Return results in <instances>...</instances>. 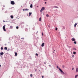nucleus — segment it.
Listing matches in <instances>:
<instances>
[{
	"label": "nucleus",
	"mask_w": 78,
	"mask_h": 78,
	"mask_svg": "<svg viewBox=\"0 0 78 78\" xmlns=\"http://www.w3.org/2000/svg\"><path fill=\"white\" fill-rule=\"evenodd\" d=\"M58 69H59V70L60 71V72H61V73H62L64 74V72H63V71H62V70L61 69L59 68Z\"/></svg>",
	"instance_id": "1"
},
{
	"label": "nucleus",
	"mask_w": 78,
	"mask_h": 78,
	"mask_svg": "<svg viewBox=\"0 0 78 78\" xmlns=\"http://www.w3.org/2000/svg\"><path fill=\"white\" fill-rule=\"evenodd\" d=\"M6 25H4L3 27V29L4 31H6V29H5V26Z\"/></svg>",
	"instance_id": "2"
},
{
	"label": "nucleus",
	"mask_w": 78,
	"mask_h": 78,
	"mask_svg": "<svg viewBox=\"0 0 78 78\" xmlns=\"http://www.w3.org/2000/svg\"><path fill=\"white\" fill-rule=\"evenodd\" d=\"M44 9H45V7H43L40 10V12H42V11H43Z\"/></svg>",
	"instance_id": "3"
},
{
	"label": "nucleus",
	"mask_w": 78,
	"mask_h": 78,
	"mask_svg": "<svg viewBox=\"0 0 78 78\" xmlns=\"http://www.w3.org/2000/svg\"><path fill=\"white\" fill-rule=\"evenodd\" d=\"M11 5H14L15 4V3H14V2L13 1H12L11 2Z\"/></svg>",
	"instance_id": "4"
},
{
	"label": "nucleus",
	"mask_w": 78,
	"mask_h": 78,
	"mask_svg": "<svg viewBox=\"0 0 78 78\" xmlns=\"http://www.w3.org/2000/svg\"><path fill=\"white\" fill-rule=\"evenodd\" d=\"M3 54H4V53H3V52H1L0 53V55H3Z\"/></svg>",
	"instance_id": "5"
},
{
	"label": "nucleus",
	"mask_w": 78,
	"mask_h": 78,
	"mask_svg": "<svg viewBox=\"0 0 78 78\" xmlns=\"http://www.w3.org/2000/svg\"><path fill=\"white\" fill-rule=\"evenodd\" d=\"M44 44H45L44 43H43L41 44V47H44Z\"/></svg>",
	"instance_id": "6"
},
{
	"label": "nucleus",
	"mask_w": 78,
	"mask_h": 78,
	"mask_svg": "<svg viewBox=\"0 0 78 78\" xmlns=\"http://www.w3.org/2000/svg\"><path fill=\"white\" fill-rule=\"evenodd\" d=\"M76 72H78V68H76Z\"/></svg>",
	"instance_id": "7"
},
{
	"label": "nucleus",
	"mask_w": 78,
	"mask_h": 78,
	"mask_svg": "<svg viewBox=\"0 0 78 78\" xmlns=\"http://www.w3.org/2000/svg\"><path fill=\"white\" fill-rule=\"evenodd\" d=\"M72 41H75V39L73 38L72 39Z\"/></svg>",
	"instance_id": "8"
},
{
	"label": "nucleus",
	"mask_w": 78,
	"mask_h": 78,
	"mask_svg": "<svg viewBox=\"0 0 78 78\" xmlns=\"http://www.w3.org/2000/svg\"><path fill=\"white\" fill-rule=\"evenodd\" d=\"M78 24V23H75L74 24V27H76V25Z\"/></svg>",
	"instance_id": "9"
},
{
	"label": "nucleus",
	"mask_w": 78,
	"mask_h": 78,
	"mask_svg": "<svg viewBox=\"0 0 78 78\" xmlns=\"http://www.w3.org/2000/svg\"><path fill=\"white\" fill-rule=\"evenodd\" d=\"M15 55L16 56L17 55V52L15 53Z\"/></svg>",
	"instance_id": "10"
},
{
	"label": "nucleus",
	"mask_w": 78,
	"mask_h": 78,
	"mask_svg": "<svg viewBox=\"0 0 78 78\" xmlns=\"http://www.w3.org/2000/svg\"><path fill=\"white\" fill-rule=\"evenodd\" d=\"M10 28L11 29H12V28H13V27L12 26H10Z\"/></svg>",
	"instance_id": "11"
},
{
	"label": "nucleus",
	"mask_w": 78,
	"mask_h": 78,
	"mask_svg": "<svg viewBox=\"0 0 78 78\" xmlns=\"http://www.w3.org/2000/svg\"><path fill=\"white\" fill-rule=\"evenodd\" d=\"M29 14V16H31V14H32V13L30 12Z\"/></svg>",
	"instance_id": "12"
},
{
	"label": "nucleus",
	"mask_w": 78,
	"mask_h": 78,
	"mask_svg": "<svg viewBox=\"0 0 78 78\" xmlns=\"http://www.w3.org/2000/svg\"><path fill=\"white\" fill-rule=\"evenodd\" d=\"M30 8H33V5H32V4H31L30 6Z\"/></svg>",
	"instance_id": "13"
},
{
	"label": "nucleus",
	"mask_w": 78,
	"mask_h": 78,
	"mask_svg": "<svg viewBox=\"0 0 78 78\" xmlns=\"http://www.w3.org/2000/svg\"><path fill=\"white\" fill-rule=\"evenodd\" d=\"M54 8H58V7L57 6H54Z\"/></svg>",
	"instance_id": "14"
},
{
	"label": "nucleus",
	"mask_w": 78,
	"mask_h": 78,
	"mask_svg": "<svg viewBox=\"0 0 78 78\" xmlns=\"http://www.w3.org/2000/svg\"><path fill=\"white\" fill-rule=\"evenodd\" d=\"M78 75H76L75 76V78H76L77 77H78Z\"/></svg>",
	"instance_id": "15"
},
{
	"label": "nucleus",
	"mask_w": 78,
	"mask_h": 78,
	"mask_svg": "<svg viewBox=\"0 0 78 78\" xmlns=\"http://www.w3.org/2000/svg\"><path fill=\"white\" fill-rule=\"evenodd\" d=\"M39 21H40V22H41V18H39Z\"/></svg>",
	"instance_id": "16"
},
{
	"label": "nucleus",
	"mask_w": 78,
	"mask_h": 78,
	"mask_svg": "<svg viewBox=\"0 0 78 78\" xmlns=\"http://www.w3.org/2000/svg\"><path fill=\"white\" fill-rule=\"evenodd\" d=\"M10 17H11V19H12L13 18V16H12V15Z\"/></svg>",
	"instance_id": "17"
},
{
	"label": "nucleus",
	"mask_w": 78,
	"mask_h": 78,
	"mask_svg": "<svg viewBox=\"0 0 78 78\" xmlns=\"http://www.w3.org/2000/svg\"><path fill=\"white\" fill-rule=\"evenodd\" d=\"M33 30H35V27H34L33 28Z\"/></svg>",
	"instance_id": "18"
},
{
	"label": "nucleus",
	"mask_w": 78,
	"mask_h": 78,
	"mask_svg": "<svg viewBox=\"0 0 78 78\" xmlns=\"http://www.w3.org/2000/svg\"><path fill=\"white\" fill-rule=\"evenodd\" d=\"M4 49H5V50H7V47H5L4 48Z\"/></svg>",
	"instance_id": "19"
},
{
	"label": "nucleus",
	"mask_w": 78,
	"mask_h": 78,
	"mask_svg": "<svg viewBox=\"0 0 78 78\" xmlns=\"http://www.w3.org/2000/svg\"><path fill=\"white\" fill-rule=\"evenodd\" d=\"M46 16L47 17H49V15H48V14H47L46 15Z\"/></svg>",
	"instance_id": "20"
},
{
	"label": "nucleus",
	"mask_w": 78,
	"mask_h": 78,
	"mask_svg": "<svg viewBox=\"0 0 78 78\" xmlns=\"http://www.w3.org/2000/svg\"><path fill=\"white\" fill-rule=\"evenodd\" d=\"M1 50H3V48L2 47L1 48Z\"/></svg>",
	"instance_id": "21"
},
{
	"label": "nucleus",
	"mask_w": 78,
	"mask_h": 78,
	"mask_svg": "<svg viewBox=\"0 0 78 78\" xmlns=\"http://www.w3.org/2000/svg\"><path fill=\"white\" fill-rule=\"evenodd\" d=\"M73 54H74V55H75V54H76V52H73Z\"/></svg>",
	"instance_id": "22"
},
{
	"label": "nucleus",
	"mask_w": 78,
	"mask_h": 78,
	"mask_svg": "<svg viewBox=\"0 0 78 78\" xmlns=\"http://www.w3.org/2000/svg\"><path fill=\"white\" fill-rule=\"evenodd\" d=\"M16 29H18L19 27L18 26H17L16 27Z\"/></svg>",
	"instance_id": "23"
},
{
	"label": "nucleus",
	"mask_w": 78,
	"mask_h": 78,
	"mask_svg": "<svg viewBox=\"0 0 78 78\" xmlns=\"http://www.w3.org/2000/svg\"><path fill=\"white\" fill-rule=\"evenodd\" d=\"M28 10H29V9H25V11H28Z\"/></svg>",
	"instance_id": "24"
},
{
	"label": "nucleus",
	"mask_w": 78,
	"mask_h": 78,
	"mask_svg": "<svg viewBox=\"0 0 78 78\" xmlns=\"http://www.w3.org/2000/svg\"><path fill=\"white\" fill-rule=\"evenodd\" d=\"M36 56H38V54L36 53Z\"/></svg>",
	"instance_id": "25"
},
{
	"label": "nucleus",
	"mask_w": 78,
	"mask_h": 78,
	"mask_svg": "<svg viewBox=\"0 0 78 78\" xmlns=\"http://www.w3.org/2000/svg\"><path fill=\"white\" fill-rule=\"evenodd\" d=\"M10 50V49H9V48H8L7 50V51H9V50Z\"/></svg>",
	"instance_id": "26"
},
{
	"label": "nucleus",
	"mask_w": 78,
	"mask_h": 78,
	"mask_svg": "<svg viewBox=\"0 0 78 78\" xmlns=\"http://www.w3.org/2000/svg\"><path fill=\"white\" fill-rule=\"evenodd\" d=\"M74 44H76V41H74Z\"/></svg>",
	"instance_id": "27"
},
{
	"label": "nucleus",
	"mask_w": 78,
	"mask_h": 78,
	"mask_svg": "<svg viewBox=\"0 0 78 78\" xmlns=\"http://www.w3.org/2000/svg\"><path fill=\"white\" fill-rule=\"evenodd\" d=\"M30 76L31 77H32V76H33V75H32V74H30Z\"/></svg>",
	"instance_id": "28"
},
{
	"label": "nucleus",
	"mask_w": 78,
	"mask_h": 78,
	"mask_svg": "<svg viewBox=\"0 0 78 78\" xmlns=\"http://www.w3.org/2000/svg\"><path fill=\"white\" fill-rule=\"evenodd\" d=\"M55 30H56V31H57V30H58V29H57V28H56V27L55 28Z\"/></svg>",
	"instance_id": "29"
},
{
	"label": "nucleus",
	"mask_w": 78,
	"mask_h": 78,
	"mask_svg": "<svg viewBox=\"0 0 78 78\" xmlns=\"http://www.w3.org/2000/svg\"><path fill=\"white\" fill-rule=\"evenodd\" d=\"M44 77V76H42V78H43Z\"/></svg>",
	"instance_id": "30"
},
{
	"label": "nucleus",
	"mask_w": 78,
	"mask_h": 78,
	"mask_svg": "<svg viewBox=\"0 0 78 78\" xmlns=\"http://www.w3.org/2000/svg\"><path fill=\"white\" fill-rule=\"evenodd\" d=\"M74 50H76V48H74Z\"/></svg>",
	"instance_id": "31"
},
{
	"label": "nucleus",
	"mask_w": 78,
	"mask_h": 78,
	"mask_svg": "<svg viewBox=\"0 0 78 78\" xmlns=\"http://www.w3.org/2000/svg\"><path fill=\"white\" fill-rule=\"evenodd\" d=\"M57 68L58 69V68H59V67L58 66H57Z\"/></svg>",
	"instance_id": "32"
},
{
	"label": "nucleus",
	"mask_w": 78,
	"mask_h": 78,
	"mask_svg": "<svg viewBox=\"0 0 78 78\" xmlns=\"http://www.w3.org/2000/svg\"><path fill=\"white\" fill-rule=\"evenodd\" d=\"M25 9H23V11H25Z\"/></svg>",
	"instance_id": "33"
},
{
	"label": "nucleus",
	"mask_w": 78,
	"mask_h": 78,
	"mask_svg": "<svg viewBox=\"0 0 78 78\" xmlns=\"http://www.w3.org/2000/svg\"><path fill=\"white\" fill-rule=\"evenodd\" d=\"M45 4H47V2H45Z\"/></svg>",
	"instance_id": "34"
},
{
	"label": "nucleus",
	"mask_w": 78,
	"mask_h": 78,
	"mask_svg": "<svg viewBox=\"0 0 78 78\" xmlns=\"http://www.w3.org/2000/svg\"><path fill=\"white\" fill-rule=\"evenodd\" d=\"M73 57H74V55H73V56H72Z\"/></svg>",
	"instance_id": "35"
},
{
	"label": "nucleus",
	"mask_w": 78,
	"mask_h": 78,
	"mask_svg": "<svg viewBox=\"0 0 78 78\" xmlns=\"http://www.w3.org/2000/svg\"><path fill=\"white\" fill-rule=\"evenodd\" d=\"M63 68H64V66H63Z\"/></svg>",
	"instance_id": "36"
},
{
	"label": "nucleus",
	"mask_w": 78,
	"mask_h": 78,
	"mask_svg": "<svg viewBox=\"0 0 78 78\" xmlns=\"http://www.w3.org/2000/svg\"><path fill=\"white\" fill-rule=\"evenodd\" d=\"M73 69H74L73 68H72V70H73Z\"/></svg>",
	"instance_id": "37"
},
{
	"label": "nucleus",
	"mask_w": 78,
	"mask_h": 78,
	"mask_svg": "<svg viewBox=\"0 0 78 78\" xmlns=\"http://www.w3.org/2000/svg\"><path fill=\"white\" fill-rule=\"evenodd\" d=\"M44 0V1H47V0Z\"/></svg>",
	"instance_id": "38"
},
{
	"label": "nucleus",
	"mask_w": 78,
	"mask_h": 78,
	"mask_svg": "<svg viewBox=\"0 0 78 78\" xmlns=\"http://www.w3.org/2000/svg\"><path fill=\"white\" fill-rule=\"evenodd\" d=\"M44 64H46V63H45V62H44Z\"/></svg>",
	"instance_id": "39"
},
{
	"label": "nucleus",
	"mask_w": 78,
	"mask_h": 78,
	"mask_svg": "<svg viewBox=\"0 0 78 78\" xmlns=\"http://www.w3.org/2000/svg\"><path fill=\"white\" fill-rule=\"evenodd\" d=\"M42 35L44 36V35L43 34V33L42 34Z\"/></svg>",
	"instance_id": "40"
},
{
	"label": "nucleus",
	"mask_w": 78,
	"mask_h": 78,
	"mask_svg": "<svg viewBox=\"0 0 78 78\" xmlns=\"http://www.w3.org/2000/svg\"><path fill=\"white\" fill-rule=\"evenodd\" d=\"M37 7H39V6H37Z\"/></svg>",
	"instance_id": "41"
},
{
	"label": "nucleus",
	"mask_w": 78,
	"mask_h": 78,
	"mask_svg": "<svg viewBox=\"0 0 78 78\" xmlns=\"http://www.w3.org/2000/svg\"><path fill=\"white\" fill-rule=\"evenodd\" d=\"M0 67H1V65H0Z\"/></svg>",
	"instance_id": "42"
},
{
	"label": "nucleus",
	"mask_w": 78,
	"mask_h": 78,
	"mask_svg": "<svg viewBox=\"0 0 78 78\" xmlns=\"http://www.w3.org/2000/svg\"><path fill=\"white\" fill-rule=\"evenodd\" d=\"M35 70L36 71L37 70V69H35Z\"/></svg>",
	"instance_id": "43"
},
{
	"label": "nucleus",
	"mask_w": 78,
	"mask_h": 78,
	"mask_svg": "<svg viewBox=\"0 0 78 78\" xmlns=\"http://www.w3.org/2000/svg\"><path fill=\"white\" fill-rule=\"evenodd\" d=\"M22 39H23L24 38H23Z\"/></svg>",
	"instance_id": "44"
},
{
	"label": "nucleus",
	"mask_w": 78,
	"mask_h": 78,
	"mask_svg": "<svg viewBox=\"0 0 78 78\" xmlns=\"http://www.w3.org/2000/svg\"><path fill=\"white\" fill-rule=\"evenodd\" d=\"M4 7H5V6H4Z\"/></svg>",
	"instance_id": "45"
},
{
	"label": "nucleus",
	"mask_w": 78,
	"mask_h": 78,
	"mask_svg": "<svg viewBox=\"0 0 78 78\" xmlns=\"http://www.w3.org/2000/svg\"><path fill=\"white\" fill-rule=\"evenodd\" d=\"M39 71H40V70H39Z\"/></svg>",
	"instance_id": "46"
},
{
	"label": "nucleus",
	"mask_w": 78,
	"mask_h": 78,
	"mask_svg": "<svg viewBox=\"0 0 78 78\" xmlns=\"http://www.w3.org/2000/svg\"><path fill=\"white\" fill-rule=\"evenodd\" d=\"M54 51H55V50H54Z\"/></svg>",
	"instance_id": "47"
}]
</instances>
